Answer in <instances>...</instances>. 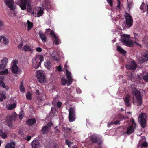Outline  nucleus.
<instances>
[{
  "mask_svg": "<svg viewBox=\"0 0 148 148\" xmlns=\"http://www.w3.org/2000/svg\"><path fill=\"white\" fill-rule=\"evenodd\" d=\"M69 119L71 122L75 121V108L74 107H71L69 110Z\"/></svg>",
  "mask_w": 148,
  "mask_h": 148,
  "instance_id": "nucleus-11",
  "label": "nucleus"
},
{
  "mask_svg": "<svg viewBox=\"0 0 148 148\" xmlns=\"http://www.w3.org/2000/svg\"><path fill=\"white\" fill-rule=\"evenodd\" d=\"M27 24L28 25L27 30L28 31L30 30L33 26V24L32 22L29 21V20L27 21Z\"/></svg>",
  "mask_w": 148,
  "mask_h": 148,
  "instance_id": "nucleus-35",
  "label": "nucleus"
},
{
  "mask_svg": "<svg viewBox=\"0 0 148 148\" xmlns=\"http://www.w3.org/2000/svg\"><path fill=\"white\" fill-rule=\"evenodd\" d=\"M18 63L17 60H14L11 63V71L14 74H19L20 72V69L17 64Z\"/></svg>",
  "mask_w": 148,
  "mask_h": 148,
  "instance_id": "nucleus-7",
  "label": "nucleus"
},
{
  "mask_svg": "<svg viewBox=\"0 0 148 148\" xmlns=\"http://www.w3.org/2000/svg\"><path fill=\"white\" fill-rule=\"evenodd\" d=\"M134 36L135 39H136V37L138 36V34L137 33H134Z\"/></svg>",
  "mask_w": 148,
  "mask_h": 148,
  "instance_id": "nucleus-59",
  "label": "nucleus"
},
{
  "mask_svg": "<svg viewBox=\"0 0 148 148\" xmlns=\"http://www.w3.org/2000/svg\"><path fill=\"white\" fill-rule=\"evenodd\" d=\"M124 101L125 102V104L127 106H130V96L129 95H127L125 96L124 99Z\"/></svg>",
  "mask_w": 148,
  "mask_h": 148,
  "instance_id": "nucleus-20",
  "label": "nucleus"
},
{
  "mask_svg": "<svg viewBox=\"0 0 148 148\" xmlns=\"http://www.w3.org/2000/svg\"><path fill=\"white\" fill-rule=\"evenodd\" d=\"M116 38H114L113 40H112V41L113 42H116Z\"/></svg>",
  "mask_w": 148,
  "mask_h": 148,
  "instance_id": "nucleus-62",
  "label": "nucleus"
},
{
  "mask_svg": "<svg viewBox=\"0 0 148 148\" xmlns=\"http://www.w3.org/2000/svg\"><path fill=\"white\" fill-rule=\"evenodd\" d=\"M132 92L133 95V103L137 106H140L142 103V96L140 91L135 88L132 86Z\"/></svg>",
  "mask_w": 148,
  "mask_h": 148,
  "instance_id": "nucleus-1",
  "label": "nucleus"
},
{
  "mask_svg": "<svg viewBox=\"0 0 148 148\" xmlns=\"http://www.w3.org/2000/svg\"><path fill=\"white\" fill-rule=\"evenodd\" d=\"M67 61L66 62V64L64 65V69L66 71V75L67 78L68 80V82L66 79L64 77H63L61 79V84L62 85H65L66 84L68 86H69L73 82V79L71 75V72L69 71L67 69L68 67L66 65Z\"/></svg>",
  "mask_w": 148,
  "mask_h": 148,
  "instance_id": "nucleus-4",
  "label": "nucleus"
},
{
  "mask_svg": "<svg viewBox=\"0 0 148 148\" xmlns=\"http://www.w3.org/2000/svg\"><path fill=\"white\" fill-rule=\"evenodd\" d=\"M6 65L1 64L0 65V70L2 71L4 70L6 68Z\"/></svg>",
  "mask_w": 148,
  "mask_h": 148,
  "instance_id": "nucleus-45",
  "label": "nucleus"
},
{
  "mask_svg": "<svg viewBox=\"0 0 148 148\" xmlns=\"http://www.w3.org/2000/svg\"><path fill=\"white\" fill-rule=\"evenodd\" d=\"M66 144L68 145L69 147H71V144L73 143H72L71 142H69L68 140H66L65 141Z\"/></svg>",
  "mask_w": 148,
  "mask_h": 148,
  "instance_id": "nucleus-48",
  "label": "nucleus"
},
{
  "mask_svg": "<svg viewBox=\"0 0 148 148\" xmlns=\"http://www.w3.org/2000/svg\"><path fill=\"white\" fill-rule=\"evenodd\" d=\"M144 138V137L142 138L143 142L142 143L141 140L139 142V144H141V147H146L148 145V143L145 141V140Z\"/></svg>",
  "mask_w": 148,
  "mask_h": 148,
  "instance_id": "nucleus-25",
  "label": "nucleus"
},
{
  "mask_svg": "<svg viewBox=\"0 0 148 148\" xmlns=\"http://www.w3.org/2000/svg\"><path fill=\"white\" fill-rule=\"evenodd\" d=\"M16 3L22 10H25L27 8V11L34 14V12L32 11L31 6L30 0H17Z\"/></svg>",
  "mask_w": 148,
  "mask_h": 148,
  "instance_id": "nucleus-2",
  "label": "nucleus"
},
{
  "mask_svg": "<svg viewBox=\"0 0 148 148\" xmlns=\"http://www.w3.org/2000/svg\"><path fill=\"white\" fill-rule=\"evenodd\" d=\"M130 121L132 123V124L127 127L126 131V133L129 135L134 132L136 126L134 119L132 118L130 119Z\"/></svg>",
  "mask_w": 148,
  "mask_h": 148,
  "instance_id": "nucleus-9",
  "label": "nucleus"
},
{
  "mask_svg": "<svg viewBox=\"0 0 148 148\" xmlns=\"http://www.w3.org/2000/svg\"><path fill=\"white\" fill-rule=\"evenodd\" d=\"M4 2L10 10H13L15 9L14 2L13 0H5Z\"/></svg>",
  "mask_w": 148,
  "mask_h": 148,
  "instance_id": "nucleus-14",
  "label": "nucleus"
},
{
  "mask_svg": "<svg viewBox=\"0 0 148 148\" xmlns=\"http://www.w3.org/2000/svg\"><path fill=\"white\" fill-rule=\"evenodd\" d=\"M120 121L119 120H116L115 121H114L113 123L116 125H119L120 124Z\"/></svg>",
  "mask_w": 148,
  "mask_h": 148,
  "instance_id": "nucleus-53",
  "label": "nucleus"
},
{
  "mask_svg": "<svg viewBox=\"0 0 148 148\" xmlns=\"http://www.w3.org/2000/svg\"><path fill=\"white\" fill-rule=\"evenodd\" d=\"M138 59L141 63L147 61L148 60V58H146L144 56L141 57V58H139Z\"/></svg>",
  "mask_w": 148,
  "mask_h": 148,
  "instance_id": "nucleus-31",
  "label": "nucleus"
},
{
  "mask_svg": "<svg viewBox=\"0 0 148 148\" xmlns=\"http://www.w3.org/2000/svg\"><path fill=\"white\" fill-rule=\"evenodd\" d=\"M36 122L35 119L33 118L27 120L26 121V123L28 126H30L36 123Z\"/></svg>",
  "mask_w": 148,
  "mask_h": 148,
  "instance_id": "nucleus-23",
  "label": "nucleus"
},
{
  "mask_svg": "<svg viewBox=\"0 0 148 148\" xmlns=\"http://www.w3.org/2000/svg\"><path fill=\"white\" fill-rule=\"evenodd\" d=\"M137 77L140 79L142 77L145 81L147 82L148 81V73L144 72L140 75L138 76Z\"/></svg>",
  "mask_w": 148,
  "mask_h": 148,
  "instance_id": "nucleus-17",
  "label": "nucleus"
},
{
  "mask_svg": "<svg viewBox=\"0 0 148 148\" xmlns=\"http://www.w3.org/2000/svg\"><path fill=\"white\" fill-rule=\"evenodd\" d=\"M108 3L111 6L113 5V1L112 0H106Z\"/></svg>",
  "mask_w": 148,
  "mask_h": 148,
  "instance_id": "nucleus-49",
  "label": "nucleus"
},
{
  "mask_svg": "<svg viewBox=\"0 0 148 148\" xmlns=\"http://www.w3.org/2000/svg\"><path fill=\"white\" fill-rule=\"evenodd\" d=\"M146 114L145 113H142L139 116L138 118V121L141 125L142 128H144L146 124Z\"/></svg>",
  "mask_w": 148,
  "mask_h": 148,
  "instance_id": "nucleus-12",
  "label": "nucleus"
},
{
  "mask_svg": "<svg viewBox=\"0 0 148 148\" xmlns=\"http://www.w3.org/2000/svg\"><path fill=\"white\" fill-rule=\"evenodd\" d=\"M3 43L5 44H7L9 42L8 40L4 36H3Z\"/></svg>",
  "mask_w": 148,
  "mask_h": 148,
  "instance_id": "nucleus-42",
  "label": "nucleus"
},
{
  "mask_svg": "<svg viewBox=\"0 0 148 148\" xmlns=\"http://www.w3.org/2000/svg\"><path fill=\"white\" fill-rule=\"evenodd\" d=\"M36 76L39 82L41 83H46L47 79L42 70H38L36 71Z\"/></svg>",
  "mask_w": 148,
  "mask_h": 148,
  "instance_id": "nucleus-6",
  "label": "nucleus"
},
{
  "mask_svg": "<svg viewBox=\"0 0 148 148\" xmlns=\"http://www.w3.org/2000/svg\"><path fill=\"white\" fill-rule=\"evenodd\" d=\"M130 36L125 34H123L121 36V41L124 45L129 47H133L134 45V43L140 46L141 45L138 43L136 42L135 41L133 42L132 40L130 39Z\"/></svg>",
  "mask_w": 148,
  "mask_h": 148,
  "instance_id": "nucleus-3",
  "label": "nucleus"
},
{
  "mask_svg": "<svg viewBox=\"0 0 148 148\" xmlns=\"http://www.w3.org/2000/svg\"><path fill=\"white\" fill-rule=\"evenodd\" d=\"M39 35L40 38L43 42H45L46 41L47 37L45 36V34L43 33L42 31H39Z\"/></svg>",
  "mask_w": 148,
  "mask_h": 148,
  "instance_id": "nucleus-22",
  "label": "nucleus"
},
{
  "mask_svg": "<svg viewBox=\"0 0 148 148\" xmlns=\"http://www.w3.org/2000/svg\"><path fill=\"white\" fill-rule=\"evenodd\" d=\"M4 78V77L3 76H0V86H2L3 88H5L6 87V86L3 82Z\"/></svg>",
  "mask_w": 148,
  "mask_h": 148,
  "instance_id": "nucleus-33",
  "label": "nucleus"
},
{
  "mask_svg": "<svg viewBox=\"0 0 148 148\" xmlns=\"http://www.w3.org/2000/svg\"><path fill=\"white\" fill-rule=\"evenodd\" d=\"M51 111L53 114V116H55L56 115L57 113V111L56 109V107H52L51 108Z\"/></svg>",
  "mask_w": 148,
  "mask_h": 148,
  "instance_id": "nucleus-38",
  "label": "nucleus"
},
{
  "mask_svg": "<svg viewBox=\"0 0 148 148\" xmlns=\"http://www.w3.org/2000/svg\"><path fill=\"white\" fill-rule=\"evenodd\" d=\"M50 31L51 30L49 28L47 29L45 32L46 34H47L48 32H50V35L53 36L54 37V39L53 40L54 42L56 45L59 44L61 42L58 38V36L54 33L53 31L51 30V32Z\"/></svg>",
  "mask_w": 148,
  "mask_h": 148,
  "instance_id": "nucleus-13",
  "label": "nucleus"
},
{
  "mask_svg": "<svg viewBox=\"0 0 148 148\" xmlns=\"http://www.w3.org/2000/svg\"><path fill=\"white\" fill-rule=\"evenodd\" d=\"M49 129V125H48L47 126H45L42 129V134H44L45 133H46Z\"/></svg>",
  "mask_w": 148,
  "mask_h": 148,
  "instance_id": "nucleus-29",
  "label": "nucleus"
},
{
  "mask_svg": "<svg viewBox=\"0 0 148 148\" xmlns=\"http://www.w3.org/2000/svg\"><path fill=\"white\" fill-rule=\"evenodd\" d=\"M54 52H53L51 54V56L52 57L53 59L56 61H58L59 60V58L56 57V56L54 55Z\"/></svg>",
  "mask_w": 148,
  "mask_h": 148,
  "instance_id": "nucleus-41",
  "label": "nucleus"
},
{
  "mask_svg": "<svg viewBox=\"0 0 148 148\" xmlns=\"http://www.w3.org/2000/svg\"><path fill=\"white\" fill-rule=\"evenodd\" d=\"M76 91L77 93L80 94L81 92V90L79 88H77L76 89Z\"/></svg>",
  "mask_w": 148,
  "mask_h": 148,
  "instance_id": "nucleus-54",
  "label": "nucleus"
},
{
  "mask_svg": "<svg viewBox=\"0 0 148 148\" xmlns=\"http://www.w3.org/2000/svg\"><path fill=\"white\" fill-rule=\"evenodd\" d=\"M36 51L38 52H40L42 51V49L40 47H37L36 49Z\"/></svg>",
  "mask_w": 148,
  "mask_h": 148,
  "instance_id": "nucleus-56",
  "label": "nucleus"
},
{
  "mask_svg": "<svg viewBox=\"0 0 148 148\" xmlns=\"http://www.w3.org/2000/svg\"><path fill=\"white\" fill-rule=\"evenodd\" d=\"M57 100L56 99H53V102H52V104H53V106L54 107H56V104L57 103Z\"/></svg>",
  "mask_w": 148,
  "mask_h": 148,
  "instance_id": "nucleus-46",
  "label": "nucleus"
},
{
  "mask_svg": "<svg viewBox=\"0 0 148 148\" xmlns=\"http://www.w3.org/2000/svg\"><path fill=\"white\" fill-rule=\"evenodd\" d=\"M140 9L143 10V12H145L147 10V5H146L145 4L143 3L140 6Z\"/></svg>",
  "mask_w": 148,
  "mask_h": 148,
  "instance_id": "nucleus-36",
  "label": "nucleus"
},
{
  "mask_svg": "<svg viewBox=\"0 0 148 148\" xmlns=\"http://www.w3.org/2000/svg\"><path fill=\"white\" fill-rule=\"evenodd\" d=\"M5 94V92L4 91L0 92V101H1L5 99L6 98Z\"/></svg>",
  "mask_w": 148,
  "mask_h": 148,
  "instance_id": "nucleus-27",
  "label": "nucleus"
},
{
  "mask_svg": "<svg viewBox=\"0 0 148 148\" xmlns=\"http://www.w3.org/2000/svg\"><path fill=\"white\" fill-rule=\"evenodd\" d=\"M37 16L39 17L42 16L43 14L44 8L41 7H38L37 9Z\"/></svg>",
  "mask_w": 148,
  "mask_h": 148,
  "instance_id": "nucleus-19",
  "label": "nucleus"
},
{
  "mask_svg": "<svg viewBox=\"0 0 148 148\" xmlns=\"http://www.w3.org/2000/svg\"><path fill=\"white\" fill-rule=\"evenodd\" d=\"M90 140L93 143H97L99 145L101 144V142H98V138L95 135L92 136L90 137Z\"/></svg>",
  "mask_w": 148,
  "mask_h": 148,
  "instance_id": "nucleus-24",
  "label": "nucleus"
},
{
  "mask_svg": "<svg viewBox=\"0 0 148 148\" xmlns=\"http://www.w3.org/2000/svg\"><path fill=\"white\" fill-rule=\"evenodd\" d=\"M23 82H22L20 84L19 86V89L21 92H25V89L23 86Z\"/></svg>",
  "mask_w": 148,
  "mask_h": 148,
  "instance_id": "nucleus-37",
  "label": "nucleus"
},
{
  "mask_svg": "<svg viewBox=\"0 0 148 148\" xmlns=\"http://www.w3.org/2000/svg\"><path fill=\"white\" fill-rule=\"evenodd\" d=\"M26 97L27 99L28 100H30L31 99V95L30 93L28 92L26 95Z\"/></svg>",
  "mask_w": 148,
  "mask_h": 148,
  "instance_id": "nucleus-44",
  "label": "nucleus"
},
{
  "mask_svg": "<svg viewBox=\"0 0 148 148\" xmlns=\"http://www.w3.org/2000/svg\"><path fill=\"white\" fill-rule=\"evenodd\" d=\"M117 50L120 53L123 55H125L126 51L124 50L120 46H119L117 47Z\"/></svg>",
  "mask_w": 148,
  "mask_h": 148,
  "instance_id": "nucleus-30",
  "label": "nucleus"
},
{
  "mask_svg": "<svg viewBox=\"0 0 148 148\" xmlns=\"http://www.w3.org/2000/svg\"><path fill=\"white\" fill-rule=\"evenodd\" d=\"M62 68L61 65H60L56 67L57 70L59 71H62Z\"/></svg>",
  "mask_w": 148,
  "mask_h": 148,
  "instance_id": "nucleus-51",
  "label": "nucleus"
},
{
  "mask_svg": "<svg viewBox=\"0 0 148 148\" xmlns=\"http://www.w3.org/2000/svg\"><path fill=\"white\" fill-rule=\"evenodd\" d=\"M62 103L60 102H58L56 106L58 108H60L61 106Z\"/></svg>",
  "mask_w": 148,
  "mask_h": 148,
  "instance_id": "nucleus-52",
  "label": "nucleus"
},
{
  "mask_svg": "<svg viewBox=\"0 0 148 148\" xmlns=\"http://www.w3.org/2000/svg\"><path fill=\"white\" fill-rule=\"evenodd\" d=\"M44 61V58L42 55L35 56L32 59V65L35 69L40 66L41 62Z\"/></svg>",
  "mask_w": 148,
  "mask_h": 148,
  "instance_id": "nucleus-5",
  "label": "nucleus"
},
{
  "mask_svg": "<svg viewBox=\"0 0 148 148\" xmlns=\"http://www.w3.org/2000/svg\"><path fill=\"white\" fill-rule=\"evenodd\" d=\"M36 94H37V95H38L39 94V90H37L36 91Z\"/></svg>",
  "mask_w": 148,
  "mask_h": 148,
  "instance_id": "nucleus-61",
  "label": "nucleus"
},
{
  "mask_svg": "<svg viewBox=\"0 0 148 148\" xmlns=\"http://www.w3.org/2000/svg\"><path fill=\"white\" fill-rule=\"evenodd\" d=\"M147 10H146L147 11V13H148V4L147 5Z\"/></svg>",
  "mask_w": 148,
  "mask_h": 148,
  "instance_id": "nucleus-63",
  "label": "nucleus"
},
{
  "mask_svg": "<svg viewBox=\"0 0 148 148\" xmlns=\"http://www.w3.org/2000/svg\"><path fill=\"white\" fill-rule=\"evenodd\" d=\"M44 66L49 70L51 69V64L49 61H46L44 64Z\"/></svg>",
  "mask_w": 148,
  "mask_h": 148,
  "instance_id": "nucleus-26",
  "label": "nucleus"
},
{
  "mask_svg": "<svg viewBox=\"0 0 148 148\" xmlns=\"http://www.w3.org/2000/svg\"><path fill=\"white\" fill-rule=\"evenodd\" d=\"M138 59L141 63L147 61L148 60V58H146L144 56L141 57V58H139Z\"/></svg>",
  "mask_w": 148,
  "mask_h": 148,
  "instance_id": "nucleus-32",
  "label": "nucleus"
},
{
  "mask_svg": "<svg viewBox=\"0 0 148 148\" xmlns=\"http://www.w3.org/2000/svg\"><path fill=\"white\" fill-rule=\"evenodd\" d=\"M15 143L14 141H11L7 143L5 148H15Z\"/></svg>",
  "mask_w": 148,
  "mask_h": 148,
  "instance_id": "nucleus-21",
  "label": "nucleus"
},
{
  "mask_svg": "<svg viewBox=\"0 0 148 148\" xmlns=\"http://www.w3.org/2000/svg\"><path fill=\"white\" fill-rule=\"evenodd\" d=\"M2 124H0V128H3V126H2Z\"/></svg>",
  "mask_w": 148,
  "mask_h": 148,
  "instance_id": "nucleus-64",
  "label": "nucleus"
},
{
  "mask_svg": "<svg viewBox=\"0 0 148 148\" xmlns=\"http://www.w3.org/2000/svg\"><path fill=\"white\" fill-rule=\"evenodd\" d=\"M128 75L129 76V79H130L131 80L134 82L135 81V76L134 74H131L130 75Z\"/></svg>",
  "mask_w": 148,
  "mask_h": 148,
  "instance_id": "nucleus-40",
  "label": "nucleus"
},
{
  "mask_svg": "<svg viewBox=\"0 0 148 148\" xmlns=\"http://www.w3.org/2000/svg\"><path fill=\"white\" fill-rule=\"evenodd\" d=\"M24 115V112L23 111L21 110L20 111L19 114V117L21 120Z\"/></svg>",
  "mask_w": 148,
  "mask_h": 148,
  "instance_id": "nucleus-43",
  "label": "nucleus"
},
{
  "mask_svg": "<svg viewBox=\"0 0 148 148\" xmlns=\"http://www.w3.org/2000/svg\"><path fill=\"white\" fill-rule=\"evenodd\" d=\"M22 50L26 51H30L31 53H32L33 50V47L29 45H26L23 46Z\"/></svg>",
  "mask_w": 148,
  "mask_h": 148,
  "instance_id": "nucleus-16",
  "label": "nucleus"
},
{
  "mask_svg": "<svg viewBox=\"0 0 148 148\" xmlns=\"http://www.w3.org/2000/svg\"><path fill=\"white\" fill-rule=\"evenodd\" d=\"M126 67L127 69L133 70H134L137 67L136 64L134 61L132 60L128 64L126 65Z\"/></svg>",
  "mask_w": 148,
  "mask_h": 148,
  "instance_id": "nucleus-15",
  "label": "nucleus"
},
{
  "mask_svg": "<svg viewBox=\"0 0 148 148\" xmlns=\"http://www.w3.org/2000/svg\"><path fill=\"white\" fill-rule=\"evenodd\" d=\"M124 16L125 19V21L126 25L129 28L132 25L133 19L130 14L127 13H125Z\"/></svg>",
  "mask_w": 148,
  "mask_h": 148,
  "instance_id": "nucleus-10",
  "label": "nucleus"
},
{
  "mask_svg": "<svg viewBox=\"0 0 148 148\" xmlns=\"http://www.w3.org/2000/svg\"><path fill=\"white\" fill-rule=\"evenodd\" d=\"M0 136L3 138H6L7 134L5 132H3L2 131L0 130Z\"/></svg>",
  "mask_w": 148,
  "mask_h": 148,
  "instance_id": "nucleus-34",
  "label": "nucleus"
},
{
  "mask_svg": "<svg viewBox=\"0 0 148 148\" xmlns=\"http://www.w3.org/2000/svg\"><path fill=\"white\" fill-rule=\"evenodd\" d=\"M117 1L118 2V4L116 6V8L119 9L120 8H121V3L120 0H117Z\"/></svg>",
  "mask_w": 148,
  "mask_h": 148,
  "instance_id": "nucleus-50",
  "label": "nucleus"
},
{
  "mask_svg": "<svg viewBox=\"0 0 148 148\" xmlns=\"http://www.w3.org/2000/svg\"><path fill=\"white\" fill-rule=\"evenodd\" d=\"M3 25V22L0 20V26L2 27Z\"/></svg>",
  "mask_w": 148,
  "mask_h": 148,
  "instance_id": "nucleus-57",
  "label": "nucleus"
},
{
  "mask_svg": "<svg viewBox=\"0 0 148 148\" xmlns=\"http://www.w3.org/2000/svg\"><path fill=\"white\" fill-rule=\"evenodd\" d=\"M23 43H21L18 45V48L19 49H21L22 50V48L23 47Z\"/></svg>",
  "mask_w": 148,
  "mask_h": 148,
  "instance_id": "nucleus-55",
  "label": "nucleus"
},
{
  "mask_svg": "<svg viewBox=\"0 0 148 148\" xmlns=\"http://www.w3.org/2000/svg\"><path fill=\"white\" fill-rule=\"evenodd\" d=\"M144 56L148 58V52H146L145 53Z\"/></svg>",
  "mask_w": 148,
  "mask_h": 148,
  "instance_id": "nucleus-58",
  "label": "nucleus"
},
{
  "mask_svg": "<svg viewBox=\"0 0 148 148\" xmlns=\"http://www.w3.org/2000/svg\"><path fill=\"white\" fill-rule=\"evenodd\" d=\"M9 71H8V69H7L5 70L4 71H3L2 72H0V74H1H1L2 75L5 74H7L8 73Z\"/></svg>",
  "mask_w": 148,
  "mask_h": 148,
  "instance_id": "nucleus-47",
  "label": "nucleus"
},
{
  "mask_svg": "<svg viewBox=\"0 0 148 148\" xmlns=\"http://www.w3.org/2000/svg\"><path fill=\"white\" fill-rule=\"evenodd\" d=\"M31 139V136H28L27 138V141H29Z\"/></svg>",
  "mask_w": 148,
  "mask_h": 148,
  "instance_id": "nucleus-60",
  "label": "nucleus"
},
{
  "mask_svg": "<svg viewBox=\"0 0 148 148\" xmlns=\"http://www.w3.org/2000/svg\"><path fill=\"white\" fill-rule=\"evenodd\" d=\"M1 62H2V64L7 66L8 62V59L4 57L1 60Z\"/></svg>",
  "mask_w": 148,
  "mask_h": 148,
  "instance_id": "nucleus-39",
  "label": "nucleus"
},
{
  "mask_svg": "<svg viewBox=\"0 0 148 148\" xmlns=\"http://www.w3.org/2000/svg\"><path fill=\"white\" fill-rule=\"evenodd\" d=\"M32 148H38L40 146V143L38 140H34L32 143Z\"/></svg>",
  "mask_w": 148,
  "mask_h": 148,
  "instance_id": "nucleus-18",
  "label": "nucleus"
},
{
  "mask_svg": "<svg viewBox=\"0 0 148 148\" xmlns=\"http://www.w3.org/2000/svg\"><path fill=\"white\" fill-rule=\"evenodd\" d=\"M17 117V115L15 112L12 113L11 115L7 116L6 121L9 127H12V123L15 121L16 120Z\"/></svg>",
  "mask_w": 148,
  "mask_h": 148,
  "instance_id": "nucleus-8",
  "label": "nucleus"
},
{
  "mask_svg": "<svg viewBox=\"0 0 148 148\" xmlns=\"http://www.w3.org/2000/svg\"><path fill=\"white\" fill-rule=\"evenodd\" d=\"M16 106V104L14 103L12 104H9L7 105V108L9 110H11L15 108Z\"/></svg>",
  "mask_w": 148,
  "mask_h": 148,
  "instance_id": "nucleus-28",
  "label": "nucleus"
}]
</instances>
